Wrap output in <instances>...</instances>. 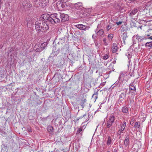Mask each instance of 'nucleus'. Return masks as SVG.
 Masks as SVG:
<instances>
[{
	"label": "nucleus",
	"instance_id": "obj_1",
	"mask_svg": "<svg viewBox=\"0 0 152 152\" xmlns=\"http://www.w3.org/2000/svg\"><path fill=\"white\" fill-rule=\"evenodd\" d=\"M59 13H54L50 15L48 14H44L41 16V19L45 21L50 22L53 24L58 23L60 21Z\"/></svg>",
	"mask_w": 152,
	"mask_h": 152
},
{
	"label": "nucleus",
	"instance_id": "obj_2",
	"mask_svg": "<svg viewBox=\"0 0 152 152\" xmlns=\"http://www.w3.org/2000/svg\"><path fill=\"white\" fill-rule=\"evenodd\" d=\"M35 27L38 32L45 31L49 28L48 26L47 23L41 21L35 22Z\"/></svg>",
	"mask_w": 152,
	"mask_h": 152
},
{
	"label": "nucleus",
	"instance_id": "obj_3",
	"mask_svg": "<svg viewBox=\"0 0 152 152\" xmlns=\"http://www.w3.org/2000/svg\"><path fill=\"white\" fill-rule=\"evenodd\" d=\"M115 120V117L113 115H110L109 118L107 119L106 124L107 128H109L112 125Z\"/></svg>",
	"mask_w": 152,
	"mask_h": 152
},
{
	"label": "nucleus",
	"instance_id": "obj_4",
	"mask_svg": "<svg viewBox=\"0 0 152 152\" xmlns=\"http://www.w3.org/2000/svg\"><path fill=\"white\" fill-rule=\"evenodd\" d=\"M126 123L125 121L123 122L120 126V128L118 131V134H121V133L124 132L125 128L126 126Z\"/></svg>",
	"mask_w": 152,
	"mask_h": 152
},
{
	"label": "nucleus",
	"instance_id": "obj_5",
	"mask_svg": "<svg viewBox=\"0 0 152 152\" xmlns=\"http://www.w3.org/2000/svg\"><path fill=\"white\" fill-rule=\"evenodd\" d=\"M59 15H60V18L61 21L64 22L69 20V16L68 15L61 13H59Z\"/></svg>",
	"mask_w": 152,
	"mask_h": 152
},
{
	"label": "nucleus",
	"instance_id": "obj_6",
	"mask_svg": "<svg viewBox=\"0 0 152 152\" xmlns=\"http://www.w3.org/2000/svg\"><path fill=\"white\" fill-rule=\"evenodd\" d=\"M133 38L136 39L140 42H141L143 40H146L147 39L146 35L145 36H139L138 34L134 35Z\"/></svg>",
	"mask_w": 152,
	"mask_h": 152
},
{
	"label": "nucleus",
	"instance_id": "obj_7",
	"mask_svg": "<svg viewBox=\"0 0 152 152\" xmlns=\"http://www.w3.org/2000/svg\"><path fill=\"white\" fill-rule=\"evenodd\" d=\"M75 26L77 28L81 30H88L90 28L89 26H87L83 24H77L75 25Z\"/></svg>",
	"mask_w": 152,
	"mask_h": 152
},
{
	"label": "nucleus",
	"instance_id": "obj_8",
	"mask_svg": "<svg viewBox=\"0 0 152 152\" xmlns=\"http://www.w3.org/2000/svg\"><path fill=\"white\" fill-rule=\"evenodd\" d=\"M126 92L122 93L119 96V100L121 103L125 98L126 96Z\"/></svg>",
	"mask_w": 152,
	"mask_h": 152
},
{
	"label": "nucleus",
	"instance_id": "obj_9",
	"mask_svg": "<svg viewBox=\"0 0 152 152\" xmlns=\"http://www.w3.org/2000/svg\"><path fill=\"white\" fill-rule=\"evenodd\" d=\"M22 5L25 8H30L32 7V4L29 1H24L22 3Z\"/></svg>",
	"mask_w": 152,
	"mask_h": 152
},
{
	"label": "nucleus",
	"instance_id": "obj_10",
	"mask_svg": "<svg viewBox=\"0 0 152 152\" xmlns=\"http://www.w3.org/2000/svg\"><path fill=\"white\" fill-rule=\"evenodd\" d=\"M75 8L77 10H80L83 8L82 3L81 2H78L74 4Z\"/></svg>",
	"mask_w": 152,
	"mask_h": 152
},
{
	"label": "nucleus",
	"instance_id": "obj_11",
	"mask_svg": "<svg viewBox=\"0 0 152 152\" xmlns=\"http://www.w3.org/2000/svg\"><path fill=\"white\" fill-rule=\"evenodd\" d=\"M137 12L138 10L137 9L134 8V9L131 10L130 12L129 16L131 18L133 16L135 15Z\"/></svg>",
	"mask_w": 152,
	"mask_h": 152
},
{
	"label": "nucleus",
	"instance_id": "obj_12",
	"mask_svg": "<svg viewBox=\"0 0 152 152\" xmlns=\"http://www.w3.org/2000/svg\"><path fill=\"white\" fill-rule=\"evenodd\" d=\"M47 45L48 43L47 42H45L41 44L40 45H38V47L40 48V49L42 50L47 46Z\"/></svg>",
	"mask_w": 152,
	"mask_h": 152
},
{
	"label": "nucleus",
	"instance_id": "obj_13",
	"mask_svg": "<svg viewBox=\"0 0 152 152\" xmlns=\"http://www.w3.org/2000/svg\"><path fill=\"white\" fill-rule=\"evenodd\" d=\"M129 136H127L125 139L124 140V144L126 147L129 146Z\"/></svg>",
	"mask_w": 152,
	"mask_h": 152
},
{
	"label": "nucleus",
	"instance_id": "obj_14",
	"mask_svg": "<svg viewBox=\"0 0 152 152\" xmlns=\"http://www.w3.org/2000/svg\"><path fill=\"white\" fill-rule=\"evenodd\" d=\"M97 31V29H96L95 30V32L97 34V35L102 36L104 33V31L103 29H100L97 32H96Z\"/></svg>",
	"mask_w": 152,
	"mask_h": 152
},
{
	"label": "nucleus",
	"instance_id": "obj_15",
	"mask_svg": "<svg viewBox=\"0 0 152 152\" xmlns=\"http://www.w3.org/2000/svg\"><path fill=\"white\" fill-rule=\"evenodd\" d=\"M112 143V140L111 139V137L110 136H108L107 137V141L106 144L108 145H110Z\"/></svg>",
	"mask_w": 152,
	"mask_h": 152
},
{
	"label": "nucleus",
	"instance_id": "obj_16",
	"mask_svg": "<svg viewBox=\"0 0 152 152\" xmlns=\"http://www.w3.org/2000/svg\"><path fill=\"white\" fill-rule=\"evenodd\" d=\"M118 49V48L117 45L116 44L113 43V46L112 48L113 52V53L116 52Z\"/></svg>",
	"mask_w": 152,
	"mask_h": 152
},
{
	"label": "nucleus",
	"instance_id": "obj_17",
	"mask_svg": "<svg viewBox=\"0 0 152 152\" xmlns=\"http://www.w3.org/2000/svg\"><path fill=\"white\" fill-rule=\"evenodd\" d=\"M48 132L52 134V133L53 132V128L51 126H49L48 127Z\"/></svg>",
	"mask_w": 152,
	"mask_h": 152
},
{
	"label": "nucleus",
	"instance_id": "obj_18",
	"mask_svg": "<svg viewBox=\"0 0 152 152\" xmlns=\"http://www.w3.org/2000/svg\"><path fill=\"white\" fill-rule=\"evenodd\" d=\"M98 91L99 90L98 89L97 91H95L94 94L92 96V98H94L96 99L97 98Z\"/></svg>",
	"mask_w": 152,
	"mask_h": 152
},
{
	"label": "nucleus",
	"instance_id": "obj_19",
	"mask_svg": "<svg viewBox=\"0 0 152 152\" xmlns=\"http://www.w3.org/2000/svg\"><path fill=\"white\" fill-rule=\"evenodd\" d=\"M84 9V11L86 13H87L88 14H90L91 12V10L90 8H84L83 9Z\"/></svg>",
	"mask_w": 152,
	"mask_h": 152
},
{
	"label": "nucleus",
	"instance_id": "obj_20",
	"mask_svg": "<svg viewBox=\"0 0 152 152\" xmlns=\"http://www.w3.org/2000/svg\"><path fill=\"white\" fill-rule=\"evenodd\" d=\"M122 110V112L124 113H127L128 112V108L126 106L123 107Z\"/></svg>",
	"mask_w": 152,
	"mask_h": 152
},
{
	"label": "nucleus",
	"instance_id": "obj_21",
	"mask_svg": "<svg viewBox=\"0 0 152 152\" xmlns=\"http://www.w3.org/2000/svg\"><path fill=\"white\" fill-rule=\"evenodd\" d=\"M122 36L124 42V43L125 44V40H126V38L127 37V33L126 32L124 33L123 34Z\"/></svg>",
	"mask_w": 152,
	"mask_h": 152
},
{
	"label": "nucleus",
	"instance_id": "obj_22",
	"mask_svg": "<svg viewBox=\"0 0 152 152\" xmlns=\"http://www.w3.org/2000/svg\"><path fill=\"white\" fill-rule=\"evenodd\" d=\"M129 89L130 90L135 91L136 88L133 84H131L129 86Z\"/></svg>",
	"mask_w": 152,
	"mask_h": 152
},
{
	"label": "nucleus",
	"instance_id": "obj_23",
	"mask_svg": "<svg viewBox=\"0 0 152 152\" xmlns=\"http://www.w3.org/2000/svg\"><path fill=\"white\" fill-rule=\"evenodd\" d=\"M145 46L146 47H152V42H147L145 44Z\"/></svg>",
	"mask_w": 152,
	"mask_h": 152
},
{
	"label": "nucleus",
	"instance_id": "obj_24",
	"mask_svg": "<svg viewBox=\"0 0 152 152\" xmlns=\"http://www.w3.org/2000/svg\"><path fill=\"white\" fill-rule=\"evenodd\" d=\"M109 41H111L113 37V34H109L108 36Z\"/></svg>",
	"mask_w": 152,
	"mask_h": 152
},
{
	"label": "nucleus",
	"instance_id": "obj_25",
	"mask_svg": "<svg viewBox=\"0 0 152 152\" xmlns=\"http://www.w3.org/2000/svg\"><path fill=\"white\" fill-rule=\"evenodd\" d=\"M140 122H136L134 126L136 128H138L139 127V126L140 125Z\"/></svg>",
	"mask_w": 152,
	"mask_h": 152
},
{
	"label": "nucleus",
	"instance_id": "obj_26",
	"mask_svg": "<svg viewBox=\"0 0 152 152\" xmlns=\"http://www.w3.org/2000/svg\"><path fill=\"white\" fill-rule=\"evenodd\" d=\"M107 39L106 38H104L103 39V41L104 42V45L105 46H107L108 45V44L107 42H106Z\"/></svg>",
	"mask_w": 152,
	"mask_h": 152
},
{
	"label": "nucleus",
	"instance_id": "obj_27",
	"mask_svg": "<svg viewBox=\"0 0 152 152\" xmlns=\"http://www.w3.org/2000/svg\"><path fill=\"white\" fill-rule=\"evenodd\" d=\"M126 55L128 56L129 59V60H130V59L132 57V55H130L129 53H127Z\"/></svg>",
	"mask_w": 152,
	"mask_h": 152
},
{
	"label": "nucleus",
	"instance_id": "obj_28",
	"mask_svg": "<svg viewBox=\"0 0 152 152\" xmlns=\"http://www.w3.org/2000/svg\"><path fill=\"white\" fill-rule=\"evenodd\" d=\"M68 5L71 8H73L74 7V4H73L71 3H68Z\"/></svg>",
	"mask_w": 152,
	"mask_h": 152
},
{
	"label": "nucleus",
	"instance_id": "obj_29",
	"mask_svg": "<svg viewBox=\"0 0 152 152\" xmlns=\"http://www.w3.org/2000/svg\"><path fill=\"white\" fill-rule=\"evenodd\" d=\"M35 51L36 52H39L42 51V50L41 49H40V48H38H38H37L35 49Z\"/></svg>",
	"mask_w": 152,
	"mask_h": 152
},
{
	"label": "nucleus",
	"instance_id": "obj_30",
	"mask_svg": "<svg viewBox=\"0 0 152 152\" xmlns=\"http://www.w3.org/2000/svg\"><path fill=\"white\" fill-rule=\"evenodd\" d=\"M124 75L125 74L122 72L121 73L120 75L119 76V78L120 79L121 78L123 77Z\"/></svg>",
	"mask_w": 152,
	"mask_h": 152
},
{
	"label": "nucleus",
	"instance_id": "obj_31",
	"mask_svg": "<svg viewBox=\"0 0 152 152\" xmlns=\"http://www.w3.org/2000/svg\"><path fill=\"white\" fill-rule=\"evenodd\" d=\"M108 58V56L107 55H105L103 57V59L104 60H106Z\"/></svg>",
	"mask_w": 152,
	"mask_h": 152
},
{
	"label": "nucleus",
	"instance_id": "obj_32",
	"mask_svg": "<svg viewBox=\"0 0 152 152\" xmlns=\"http://www.w3.org/2000/svg\"><path fill=\"white\" fill-rule=\"evenodd\" d=\"M111 28V26H110L109 25L107 26V27L106 29L107 30V31H108Z\"/></svg>",
	"mask_w": 152,
	"mask_h": 152
},
{
	"label": "nucleus",
	"instance_id": "obj_33",
	"mask_svg": "<svg viewBox=\"0 0 152 152\" xmlns=\"http://www.w3.org/2000/svg\"><path fill=\"white\" fill-rule=\"evenodd\" d=\"M122 21H119V22H117L116 23V24L117 25H120L121 24H122Z\"/></svg>",
	"mask_w": 152,
	"mask_h": 152
},
{
	"label": "nucleus",
	"instance_id": "obj_34",
	"mask_svg": "<svg viewBox=\"0 0 152 152\" xmlns=\"http://www.w3.org/2000/svg\"><path fill=\"white\" fill-rule=\"evenodd\" d=\"M82 131V129H80L77 130V132L78 133H80L81 131Z\"/></svg>",
	"mask_w": 152,
	"mask_h": 152
},
{
	"label": "nucleus",
	"instance_id": "obj_35",
	"mask_svg": "<svg viewBox=\"0 0 152 152\" xmlns=\"http://www.w3.org/2000/svg\"><path fill=\"white\" fill-rule=\"evenodd\" d=\"M86 114H85L82 117H79V119L82 118L83 117L85 116H86Z\"/></svg>",
	"mask_w": 152,
	"mask_h": 152
},
{
	"label": "nucleus",
	"instance_id": "obj_36",
	"mask_svg": "<svg viewBox=\"0 0 152 152\" xmlns=\"http://www.w3.org/2000/svg\"><path fill=\"white\" fill-rule=\"evenodd\" d=\"M26 20L27 22H28L29 21H30V20L29 19H27V18H26Z\"/></svg>",
	"mask_w": 152,
	"mask_h": 152
},
{
	"label": "nucleus",
	"instance_id": "obj_37",
	"mask_svg": "<svg viewBox=\"0 0 152 152\" xmlns=\"http://www.w3.org/2000/svg\"><path fill=\"white\" fill-rule=\"evenodd\" d=\"M150 12H152V7L149 9Z\"/></svg>",
	"mask_w": 152,
	"mask_h": 152
},
{
	"label": "nucleus",
	"instance_id": "obj_38",
	"mask_svg": "<svg viewBox=\"0 0 152 152\" xmlns=\"http://www.w3.org/2000/svg\"><path fill=\"white\" fill-rule=\"evenodd\" d=\"M147 39H150L152 40V37H151L149 38H147Z\"/></svg>",
	"mask_w": 152,
	"mask_h": 152
},
{
	"label": "nucleus",
	"instance_id": "obj_39",
	"mask_svg": "<svg viewBox=\"0 0 152 152\" xmlns=\"http://www.w3.org/2000/svg\"><path fill=\"white\" fill-rule=\"evenodd\" d=\"M145 8H145L143 10V11H145V10H147V9H145Z\"/></svg>",
	"mask_w": 152,
	"mask_h": 152
},
{
	"label": "nucleus",
	"instance_id": "obj_40",
	"mask_svg": "<svg viewBox=\"0 0 152 152\" xmlns=\"http://www.w3.org/2000/svg\"><path fill=\"white\" fill-rule=\"evenodd\" d=\"M140 28L141 29H142V26H140V27H138V28Z\"/></svg>",
	"mask_w": 152,
	"mask_h": 152
},
{
	"label": "nucleus",
	"instance_id": "obj_41",
	"mask_svg": "<svg viewBox=\"0 0 152 152\" xmlns=\"http://www.w3.org/2000/svg\"><path fill=\"white\" fill-rule=\"evenodd\" d=\"M92 38H93V39H94V35H92Z\"/></svg>",
	"mask_w": 152,
	"mask_h": 152
},
{
	"label": "nucleus",
	"instance_id": "obj_42",
	"mask_svg": "<svg viewBox=\"0 0 152 152\" xmlns=\"http://www.w3.org/2000/svg\"><path fill=\"white\" fill-rule=\"evenodd\" d=\"M115 62H116L115 61H113V63L114 64H115Z\"/></svg>",
	"mask_w": 152,
	"mask_h": 152
},
{
	"label": "nucleus",
	"instance_id": "obj_43",
	"mask_svg": "<svg viewBox=\"0 0 152 152\" xmlns=\"http://www.w3.org/2000/svg\"><path fill=\"white\" fill-rule=\"evenodd\" d=\"M2 48L1 46L0 45V49Z\"/></svg>",
	"mask_w": 152,
	"mask_h": 152
},
{
	"label": "nucleus",
	"instance_id": "obj_44",
	"mask_svg": "<svg viewBox=\"0 0 152 152\" xmlns=\"http://www.w3.org/2000/svg\"><path fill=\"white\" fill-rule=\"evenodd\" d=\"M147 37H148V36H150V35H147Z\"/></svg>",
	"mask_w": 152,
	"mask_h": 152
},
{
	"label": "nucleus",
	"instance_id": "obj_45",
	"mask_svg": "<svg viewBox=\"0 0 152 152\" xmlns=\"http://www.w3.org/2000/svg\"><path fill=\"white\" fill-rule=\"evenodd\" d=\"M60 39H61V40H62V38H61Z\"/></svg>",
	"mask_w": 152,
	"mask_h": 152
},
{
	"label": "nucleus",
	"instance_id": "obj_46",
	"mask_svg": "<svg viewBox=\"0 0 152 152\" xmlns=\"http://www.w3.org/2000/svg\"><path fill=\"white\" fill-rule=\"evenodd\" d=\"M107 152H110V151H107Z\"/></svg>",
	"mask_w": 152,
	"mask_h": 152
},
{
	"label": "nucleus",
	"instance_id": "obj_47",
	"mask_svg": "<svg viewBox=\"0 0 152 152\" xmlns=\"http://www.w3.org/2000/svg\"><path fill=\"white\" fill-rule=\"evenodd\" d=\"M115 152H117V151H115Z\"/></svg>",
	"mask_w": 152,
	"mask_h": 152
}]
</instances>
